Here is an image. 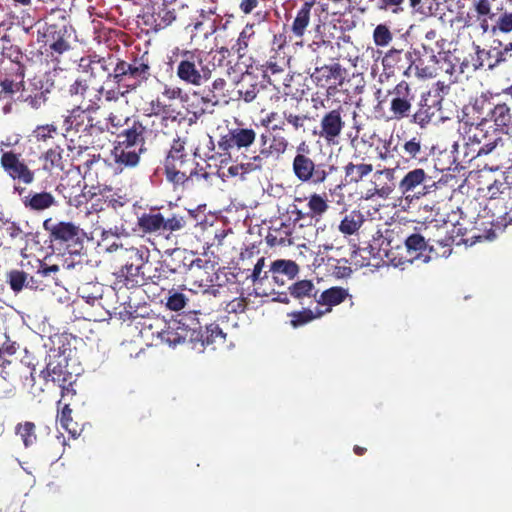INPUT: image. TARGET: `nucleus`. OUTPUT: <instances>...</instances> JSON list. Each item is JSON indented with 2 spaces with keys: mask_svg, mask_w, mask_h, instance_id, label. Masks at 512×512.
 Instances as JSON below:
<instances>
[{
  "mask_svg": "<svg viewBox=\"0 0 512 512\" xmlns=\"http://www.w3.org/2000/svg\"><path fill=\"white\" fill-rule=\"evenodd\" d=\"M47 259L37 258V273L53 279L56 284L60 278H70L80 284L97 281V268L101 264L100 260L79 258L74 261V258H59V263H48Z\"/></svg>",
  "mask_w": 512,
  "mask_h": 512,
  "instance_id": "obj_1",
  "label": "nucleus"
},
{
  "mask_svg": "<svg viewBox=\"0 0 512 512\" xmlns=\"http://www.w3.org/2000/svg\"><path fill=\"white\" fill-rule=\"evenodd\" d=\"M151 76L150 60L147 53H144L127 59L117 57L109 81L133 93L147 83Z\"/></svg>",
  "mask_w": 512,
  "mask_h": 512,
  "instance_id": "obj_2",
  "label": "nucleus"
},
{
  "mask_svg": "<svg viewBox=\"0 0 512 512\" xmlns=\"http://www.w3.org/2000/svg\"><path fill=\"white\" fill-rule=\"evenodd\" d=\"M187 140L176 138L173 140L165 158L164 169L166 179L174 185H184L194 175H197L194 155L186 151Z\"/></svg>",
  "mask_w": 512,
  "mask_h": 512,
  "instance_id": "obj_3",
  "label": "nucleus"
},
{
  "mask_svg": "<svg viewBox=\"0 0 512 512\" xmlns=\"http://www.w3.org/2000/svg\"><path fill=\"white\" fill-rule=\"evenodd\" d=\"M472 9L483 33L512 32V12L504 11L503 0H473Z\"/></svg>",
  "mask_w": 512,
  "mask_h": 512,
  "instance_id": "obj_4",
  "label": "nucleus"
},
{
  "mask_svg": "<svg viewBox=\"0 0 512 512\" xmlns=\"http://www.w3.org/2000/svg\"><path fill=\"white\" fill-rule=\"evenodd\" d=\"M494 95L487 91L475 98L472 108L482 116L481 121L492 123L498 132H508L512 125V110L506 102H494Z\"/></svg>",
  "mask_w": 512,
  "mask_h": 512,
  "instance_id": "obj_5",
  "label": "nucleus"
},
{
  "mask_svg": "<svg viewBox=\"0 0 512 512\" xmlns=\"http://www.w3.org/2000/svg\"><path fill=\"white\" fill-rule=\"evenodd\" d=\"M43 229L49 234L51 242L64 245L70 256L84 253V241L87 236L83 229L74 223L65 221L54 223L52 218H47L43 221Z\"/></svg>",
  "mask_w": 512,
  "mask_h": 512,
  "instance_id": "obj_6",
  "label": "nucleus"
},
{
  "mask_svg": "<svg viewBox=\"0 0 512 512\" xmlns=\"http://www.w3.org/2000/svg\"><path fill=\"white\" fill-rule=\"evenodd\" d=\"M175 62H177V77L190 85L201 86L209 80L208 67H202L201 57L203 51L199 49H179L173 52Z\"/></svg>",
  "mask_w": 512,
  "mask_h": 512,
  "instance_id": "obj_7",
  "label": "nucleus"
},
{
  "mask_svg": "<svg viewBox=\"0 0 512 512\" xmlns=\"http://www.w3.org/2000/svg\"><path fill=\"white\" fill-rule=\"evenodd\" d=\"M187 221L184 216L162 212L160 207H151L149 212L138 217V226L144 233L171 234L186 227Z\"/></svg>",
  "mask_w": 512,
  "mask_h": 512,
  "instance_id": "obj_8",
  "label": "nucleus"
},
{
  "mask_svg": "<svg viewBox=\"0 0 512 512\" xmlns=\"http://www.w3.org/2000/svg\"><path fill=\"white\" fill-rule=\"evenodd\" d=\"M292 170L300 182L320 185L330 174L337 171V167L326 163L317 164L308 155L296 153L292 161Z\"/></svg>",
  "mask_w": 512,
  "mask_h": 512,
  "instance_id": "obj_9",
  "label": "nucleus"
},
{
  "mask_svg": "<svg viewBox=\"0 0 512 512\" xmlns=\"http://www.w3.org/2000/svg\"><path fill=\"white\" fill-rule=\"evenodd\" d=\"M0 167L5 175L13 181V186H28L35 181V171L32 170L21 153L14 150H0Z\"/></svg>",
  "mask_w": 512,
  "mask_h": 512,
  "instance_id": "obj_10",
  "label": "nucleus"
},
{
  "mask_svg": "<svg viewBox=\"0 0 512 512\" xmlns=\"http://www.w3.org/2000/svg\"><path fill=\"white\" fill-rule=\"evenodd\" d=\"M257 136V131L253 127L237 126L229 129L226 134L219 138L218 148L222 154L230 156L232 151H236L243 158H247V154L255 146Z\"/></svg>",
  "mask_w": 512,
  "mask_h": 512,
  "instance_id": "obj_11",
  "label": "nucleus"
},
{
  "mask_svg": "<svg viewBox=\"0 0 512 512\" xmlns=\"http://www.w3.org/2000/svg\"><path fill=\"white\" fill-rule=\"evenodd\" d=\"M283 129V125H273L269 131L260 134V149L254 156L262 168L268 159L278 160L288 150L289 141L279 132Z\"/></svg>",
  "mask_w": 512,
  "mask_h": 512,
  "instance_id": "obj_12",
  "label": "nucleus"
},
{
  "mask_svg": "<svg viewBox=\"0 0 512 512\" xmlns=\"http://www.w3.org/2000/svg\"><path fill=\"white\" fill-rule=\"evenodd\" d=\"M347 109L344 105L325 111L319 121V131L316 132L320 139L327 145H338L343 130L346 127Z\"/></svg>",
  "mask_w": 512,
  "mask_h": 512,
  "instance_id": "obj_13",
  "label": "nucleus"
},
{
  "mask_svg": "<svg viewBox=\"0 0 512 512\" xmlns=\"http://www.w3.org/2000/svg\"><path fill=\"white\" fill-rule=\"evenodd\" d=\"M217 262L210 259L194 258L186 263L185 279L197 284L200 288L218 281L220 275L227 272L225 267H216Z\"/></svg>",
  "mask_w": 512,
  "mask_h": 512,
  "instance_id": "obj_14",
  "label": "nucleus"
},
{
  "mask_svg": "<svg viewBox=\"0 0 512 512\" xmlns=\"http://www.w3.org/2000/svg\"><path fill=\"white\" fill-rule=\"evenodd\" d=\"M378 241L380 242L378 256H381V251L384 253L383 256H395L393 249H399L401 243L404 244L407 253L416 254V256H421L427 249H429V252H432L434 247L431 239H427L420 233H412L404 240L395 237H381Z\"/></svg>",
  "mask_w": 512,
  "mask_h": 512,
  "instance_id": "obj_15",
  "label": "nucleus"
},
{
  "mask_svg": "<svg viewBox=\"0 0 512 512\" xmlns=\"http://www.w3.org/2000/svg\"><path fill=\"white\" fill-rule=\"evenodd\" d=\"M388 97L391 119L400 121L410 117L415 100V90L406 81H400L393 89L389 90Z\"/></svg>",
  "mask_w": 512,
  "mask_h": 512,
  "instance_id": "obj_16",
  "label": "nucleus"
},
{
  "mask_svg": "<svg viewBox=\"0 0 512 512\" xmlns=\"http://www.w3.org/2000/svg\"><path fill=\"white\" fill-rule=\"evenodd\" d=\"M13 193L18 195L21 204L31 213H42L56 207L58 202L55 196L48 191L28 190L25 186H13Z\"/></svg>",
  "mask_w": 512,
  "mask_h": 512,
  "instance_id": "obj_17",
  "label": "nucleus"
},
{
  "mask_svg": "<svg viewBox=\"0 0 512 512\" xmlns=\"http://www.w3.org/2000/svg\"><path fill=\"white\" fill-rule=\"evenodd\" d=\"M414 56L416 50H404L392 47L382 57L381 64L387 75H394L401 72L406 77L413 75Z\"/></svg>",
  "mask_w": 512,
  "mask_h": 512,
  "instance_id": "obj_18",
  "label": "nucleus"
},
{
  "mask_svg": "<svg viewBox=\"0 0 512 512\" xmlns=\"http://www.w3.org/2000/svg\"><path fill=\"white\" fill-rule=\"evenodd\" d=\"M103 86L96 88L87 83L86 79H76L68 88L69 95L76 99L85 110L97 111L101 107Z\"/></svg>",
  "mask_w": 512,
  "mask_h": 512,
  "instance_id": "obj_19",
  "label": "nucleus"
},
{
  "mask_svg": "<svg viewBox=\"0 0 512 512\" xmlns=\"http://www.w3.org/2000/svg\"><path fill=\"white\" fill-rule=\"evenodd\" d=\"M40 375L45 381H51L61 388L62 399L72 398L76 395V390L73 388L76 380L73 374L67 370L66 366L60 362L49 361Z\"/></svg>",
  "mask_w": 512,
  "mask_h": 512,
  "instance_id": "obj_20",
  "label": "nucleus"
},
{
  "mask_svg": "<svg viewBox=\"0 0 512 512\" xmlns=\"http://www.w3.org/2000/svg\"><path fill=\"white\" fill-rule=\"evenodd\" d=\"M91 111L76 106L63 121L65 136H71L72 133H83L85 136H91L94 131L99 130L93 123V118L87 115Z\"/></svg>",
  "mask_w": 512,
  "mask_h": 512,
  "instance_id": "obj_21",
  "label": "nucleus"
},
{
  "mask_svg": "<svg viewBox=\"0 0 512 512\" xmlns=\"http://www.w3.org/2000/svg\"><path fill=\"white\" fill-rule=\"evenodd\" d=\"M501 136L499 132L487 125L486 122L480 121L476 125H472L467 132V145H477V149H473L476 157L483 156V151L494 144V140H499Z\"/></svg>",
  "mask_w": 512,
  "mask_h": 512,
  "instance_id": "obj_22",
  "label": "nucleus"
},
{
  "mask_svg": "<svg viewBox=\"0 0 512 512\" xmlns=\"http://www.w3.org/2000/svg\"><path fill=\"white\" fill-rule=\"evenodd\" d=\"M148 133V123L138 118H126L124 128L116 134L115 142L124 143L125 146L134 144L136 146H146V135Z\"/></svg>",
  "mask_w": 512,
  "mask_h": 512,
  "instance_id": "obj_23",
  "label": "nucleus"
},
{
  "mask_svg": "<svg viewBox=\"0 0 512 512\" xmlns=\"http://www.w3.org/2000/svg\"><path fill=\"white\" fill-rule=\"evenodd\" d=\"M148 151L147 147L140 148L134 144L125 146L124 143L114 141V146L111 151L115 164L120 171L124 169H133L140 164L141 157Z\"/></svg>",
  "mask_w": 512,
  "mask_h": 512,
  "instance_id": "obj_24",
  "label": "nucleus"
},
{
  "mask_svg": "<svg viewBox=\"0 0 512 512\" xmlns=\"http://www.w3.org/2000/svg\"><path fill=\"white\" fill-rule=\"evenodd\" d=\"M230 56V50L226 47H221L217 50H211L206 53L203 51V57H201V65L202 67H208L209 71V79L213 76V73L217 70V68H223L224 72H220V74H224L228 77L234 75V79L237 78L240 71H237L235 66L231 65V61L228 60Z\"/></svg>",
  "mask_w": 512,
  "mask_h": 512,
  "instance_id": "obj_25",
  "label": "nucleus"
},
{
  "mask_svg": "<svg viewBox=\"0 0 512 512\" xmlns=\"http://www.w3.org/2000/svg\"><path fill=\"white\" fill-rule=\"evenodd\" d=\"M116 58L113 55H109L107 58L96 55L82 57L79 61V68L92 79L105 77L107 82H110L109 74H111L114 68Z\"/></svg>",
  "mask_w": 512,
  "mask_h": 512,
  "instance_id": "obj_26",
  "label": "nucleus"
},
{
  "mask_svg": "<svg viewBox=\"0 0 512 512\" xmlns=\"http://www.w3.org/2000/svg\"><path fill=\"white\" fill-rule=\"evenodd\" d=\"M483 156H488L490 160V170H498L512 163V141L500 138L494 140L489 148L483 151Z\"/></svg>",
  "mask_w": 512,
  "mask_h": 512,
  "instance_id": "obj_27",
  "label": "nucleus"
},
{
  "mask_svg": "<svg viewBox=\"0 0 512 512\" xmlns=\"http://www.w3.org/2000/svg\"><path fill=\"white\" fill-rule=\"evenodd\" d=\"M226 283H228V276L223 274L220 275L218 281L209 283V286L201 287L202 299L204 302H210L208 307L210 311H221V307L226 303L229 292Z\"/></svg>",
  "mask_w": 512,
  "mask_h": 512,
  "instance_id": "obj_28",
  "label": "nucleus"
},
{
  "mask_svg": "<svg viewBox=\"0 0 512 512\" xmlns=\"http://www.w3.org/2000/svg\"><path fill=\"white\" fill-rule=\"evenodd\" d=\"M342 78L343 69L339 63L316 67L314 72L311 74V79L315 85L317 87L327 88L328 94H331V89L336 88L337 80H339V84H341Z\"/></svg>",
  "mask_w": 512,
  "mask_h": 512,
  "instance_id": "obj_29",
  "label": "nucleus"
},
{
  "mask_svg": "<svg viewBox=\"0 0 512 512\" xmlns=\"http://www.w3.org/2000/svg\"><path fill=\"white\" fill-rule=\"evenodd\" d=\"M431 179L427 176L426 172L422 168H415L409 171L400 181L399 190L403 196L409 197V193L413 192L416 187L423 184L422 195H426L434 191L437 188V183L427 184L426 180Z\"/></svg>",
  "mask_w": 512,
  "mask_h": 512,
  "instance_id": "obj_30",
  "label": "nucleus"
},
{
  "mask_svg": "<svg viewBox=\"0 0 512 512\" xmlns=\"http://www.w3.org/2000/svg\"><path fill=\"white\" fill-rule=\"evenodd\" d=\"M302 202L301 198L296 197L293 203L288 205L286 212L282 215L281 226H289L292 229L315 226L308 210L299 207L298 203Z\"/></svg>",
  "mask_w": 512,
  "mask_h": 512,
  "instance_id": "obj_31",
  "label": "nucleus"
},
{
  "mask_svg": "<svg viewBox=\"0 0 512 512\" xmlns=\"http://www.w3.org/2000/svg\"><path fill=\"white\" fill-rule=\"evenodd\" d=\"M344 185L357 184L373 171L371 163L364 162L357 154H353L351 161L344 166Z\"/></svg>",
  "mask_w": 512,
  "mask_h": 512,
  "instance_id": "obj_32",
  "label": "nucleus"
},
{
  "mask_svg": "<svg viewBox=\"0 0 512 512\" xmlns=\"http://www.w3.org/2000/svg\"><path fill=\"white\" fill-rule=\"evenodd\" d=\"M140 266L137 258L135 262L125 264L117 272L114 273L116 276L115 286L126 287L128 289L143 285L142 275L140 274Z\"/></svg>",
  "mask_w": 512,
  "mask_h": 512,
  "instance_id": "obj_33",
  "label": "nucleus"
},
{
  "mask_svg": "<svg viewBox=\"0 0 512 512\" xmlns=\"http://www.w3.org/2000/svg\"><path fill=\"white\" fill-rule=\"evenodd\" d=\"M374 194L381 198H388L395 190V169L385 168L378 170L373 175Z\"/></svg>",
  "mask_w": 512,
  "mask_h": 512,
  "instance_id": "obj_34",
  "label": "nucleus"
},
{
  "mask_svg": "<svg viewBox=\"0 0 512 512\" xmlns=\"http://www.w3.org/2000/svg\"><path fill=\"white\" fill-rule=\"evenodd\" d=\"M438 57L439 56L434 54L419 57L418 52L416 51V56H414L413 75L423 79L437 77Z\"/></svg>",
  "mask_w": 512,
  "mask_h": 512,
  "instance_id": "obj_35",
  "label": "nucleus"
},
{
  "mask_svg": "<svg viewBox=\"0 0 512 512\" xmlns=\"http://www.w3.org/2000/svg\"><path fill=\"white\" fill-rule=\"evenodd\" d=\"M186 335V325L182 324L180 321L169 322L165 329H162L158 334L160 340L171 347L185 343Z\"/></svg>",
  "mask_w": 512,
  "mask_h": 512,
  "instance_id": "obj_36",
  "label": "nucleus"
},
{
  "mask_svg": "<svg viewBox=\"0 0 512 512\" xmlns=\"http://www.w3.org/2000/svg\"><path fill=\"white\" fill-rule=\"evenodd\" d=\"M63 153L64 150L59 145H55L41 153L39 159L42 162V169L48 173H53L56 170L63 171L65 168Z\"/></svg>",
  "mask_w": 512,
  "mask_h": 512,
  "instance_id": "obj_37",
  "label": "nucleus"
},
{
  "mask_svg": "<svg viewBox=\"0 0 512 512\" xmlns=\"http://www.w3.org/2000/svg\"><path fill=\"white\" fill-rule=\"evenodd\" d=\"M261 86L257 78L251 73H241L238 81V94L245 102L250 103L257 97Z\"/></svg>",
  "mask_w": 512,
  "mask_h": 512,
  "instance_id": "obj_38",
  "label": "nucleus"
},
{
  "mask_svg": "<svg viewBox=\"0 0 512 512\" xmlns=\"http://www.w3.org/2000/svg\"><path fill=\"white\" fill-rule=\"evenodd\" d=\"M66 33V26H58L56 24H51L47 27L46 35L52 40L50 44V49L53 52L57 54H63L71 48L69 42L65 38Z\"/></svg>",
  "mask_w": 512,
  "mask_h": 512,
  "instance_id": "obj_39",
  "label": "nucleus"
},
{
  "mask_svg": "<svg viewBox=\"0 0 512 512\" xmlns=\"http://www.w3.org/2000/svg\"><path fill=\"white\" fill-rule=\"evenodd\" d=\"M313 8V2H305L297 11L291 25V33L296 39H302L307 27L310 24V15Z\"/></svg>",
  "mask_w": 512,
  "mask_h": 512,
  "instance_id": "obj_40",
  "label": "nucleus"
},
{
  "mask_svg": "<svg viewBox=\"0 0 512 512\" xmlns=\"http://www.w3.org/2000/svg\"><path fill=\"white\" fill-rule=\"evenodd\" d=\"M349 296L348 289L343 287L334 286L324 290L319 298L316 299L319 305L327 306L325 312H330L333 306H337L345 301Z\"/></svg>",
  "mask_w": 512,
  "mask_h": 512,
  "instance_id": "obj_41",
  "label": "nucleus"
},
{
  "mask_svg": "<svg viewBox=\"0 0 512 512\" xmlns=\"http://www.w3.org/2000/svg\"><path fill=\"white\" fill-rule=\"evenodd\" d=\"M66 399L58 401V419L61 426L72 436L76 437L80 434L81 429L77 422L72 419V410L70 408V402H63Z\"/></svg>",
  "mask_w": 512,
  "mask_h": 512,
  "instance_id": "obj_42",
  "label": "nucleus"
},
{
  "mask_svg": "<svg viewBox=\"0 0 512 512\" xmlns=\"http://www.w3.org/2000/svg\"><path fill=\"white\" fill-rule=\"evenodd\" d=\"M463 66H466L465 62L457 69L450 56L439 53L437 67L438 76L446 75L449 83L458 81V75L464 73Z\"/></svg>",
  "mask_w": 512,
  "mask_h": 512,
  "instance_id": "obj_43",
  "label": "nucleus"
},
{
  "mask_svg": "<svg viewBox=\"0 0 512 512\" xmlns=\"http://www.w3.org/2000/svg\"><path fill=\"white\" fill-rule=\"evenodd\" d=\"M307 199L308 212L313 222L316 224L329 209L327 196L326 194L313 193Z\"/></svg>",
  "mask_w": 512,
  "mask_h": 512,
  "instance_id": "obj_44",
  "label": "nucleus"
},
{
  "mask_svg": "<svg viewBox=\"0 0 512 512\" xmlns=\"http://www.w3.org/2000/svg\"><path fill=\"white\" fill-rule=\"evenodd\" d=\"M14 432L16 436L20 437L25 448L34 446L38 441L37 427L32 421L17 423Z\"/></svg>",
  "mask_w": 512,
  "mask_h": 512,
  "instance_id": "obj_45",
  "label": "nucleus"
},
{
  "mask_svg": "<svg viewBox=\"0 0 512 512\" xmlns=\"http://www.w3.org/2000/svg\"><path fill=\"white\" fill-rule=\"evenodd\" d=\"M7 45H4L2 48V55L9 59L11 62L16 64L15 76L19 79H24L25 77V66L22 64L21 60L23 58V53L19 46L12 44L9 40H6Z\"/></svg>",
  "mask_w": 512,
  "mask_h": 512,
  "instance_id": "obj_46",
  "label": "nucleus"
},
{
  "mask_svg": "<svg viewBox=\"0 0 512 512\" xmlns=\"http://www.w3.org/2000/svg\"><path fill=\"white\" fill-rule=\"evenodd\" d=\"M158 270L161 273V279H168L174 274L184 275L186 263L179 258H158Z\"/></svg>",
  "mask_w": 512,
  "mask_h": 512,
  "instance_id": "obj_47",
  "label": "nucleus"
},
{
  "mask_svg": "<svg viewBox=\"0 0 512 512\" xmlns=\"http://www.w3.org/2000/svg\"><path fill=\"white\" fill-rule=\"evenodd\" d=\"M282 118L291 127L294 133L304 134L307 131L306 124L311 120L308 114L297 113L292 109H284Z\"/></svg>",
  "mask_w": 512,
  "mask_h": 512,
  "instance_id": "obj_48",
  "label": "nucleus"
},
{
  "mask_svg": "<svg viewBox=\"0 0 512 512\" xmlns=\"http://www.w3.org/2000/svg\"><path fill=\"white\" fill-rule=\"evenodd\" d=\"M142 275L143 285L148 281L157 283L161 280V273L158 270V258H137Z\"/></svg>",
  "mask_w": 512,
  "mask_h": 512,
  "instance_id": "obj_49",
  "label": "nucleus"
},
{
  "mask_svg": "<svg viewBox=\"0 0 512 512\" xmlns=\"http://www.w3.org/2000/svg\"><path fill=\"white\" fill-rule=\"evenodd\" d=\"M364 215L359 210H353L345 215L339 224V231L344 235L355 234L363 225Z\"/></svg>",
  "mask_w": 512,
  "mask_h": 512,
  "instance_id": "obj_50",
  "label": "nucleus"
},
{
  "mask_svg": "<svg viewBox=\"0 0 512 512\" xmlns=\"http://www.w3.org/2000/svg\"><path fill=\"white\" fill-rule=\"evenodd\" d=\"M216 12V7H209L207 10L201 9L199 18L192 23L194 31L203 32L204 36L212 34L215 31V20L211 18ZM191 26V24L189 25Z\"/></svg>",
  "mask_w": 512,
  "mask_h": 512,
  "instance_id": "obj_51",
  "label": "nucleus"
},
{
  "mask_svg": "<svg viewBox=\"0 0 512 512\" xmlns=\"http://www.w3.org/2000/svg\"><path fill=\"white\" fill-rule=\"evenodd\" d=\"M271 273L276 282L280 281V276H287L288 279H293L299 271L298 265L290 260L279 259L271 266Z\"/></svg>",
  "mask_w": 512,
  "mask_h": 512,
  "instance_id": "obj_52",
  "label": "nucleus"
},
{
  "mask_svg": "<svg viewBox=\"0 0 512 512\" xmlns=\"http://www.w3.org/2000/svg\"><path fill=\"white\" fill-rule=\"evenodd\" d=\"M435 112L433 108L427 104V99L424 95H422L421 100L419 102V107L415 113L411 114V122L420 126L421 128H426L428 124L432 121Z\"/></svg>",
  "mask_w": 512,
  "mask_h": 512,
  "instance_id": "obj_53",
  "label": "nucleus"
},
{
  "mask_svg": "<svg viewBox=\"0 0 512 512\" xmlns=\"http://www.w3.org/2000/svg\"><path fill=\"white\" fill-rule=\"evenodd\" d=\"M245 162H240L235 165H231L228 168V173L231 176H240L241 178H244L245 175L261 171L263 168L261 167V164L258 162V160L255 158V156H247L245 158Z\"/></svg>",
  "mask_w": 512,
  "mask_h": 512,
  "instance_id": "obj_54",
  "label": "nucleus"
},
{
  "mask_svg": "<svg viewBox=\"0 0 512 512\" xmlns=\"http://www.w3.org/2000/svg\"><path fill=\"white\" fill-rule=\"evenodd\" d=\"M403 156L409 160L422 161L425 155V149L422 146L421 139L412 137L402 146Z\"/></svg>",
  "mask_w": 512,
  "mask_h": 512,
  "instance_id": "obj_55",
  "label": "nucleus"
},
{
  "mask_svg": "<svg viewBox=\"0 0 512 512\" xmlns=\"http://www.w3.org/2000/svg\"><path fill=\"white\" fill-rule=\"evenodd\" d=\"M291 235V228L289 226H282L279 229H271L266 237L268 244L271 246L276 245H290L293 243Z\"/></svg>",
  "mask_w": 512,
  "mask_h": 512,
  "instance_id": "obj_56",
  "label": "nucleus"
},
{
  "mask_svg": "<svg viewBox=\"0 0 512 512\" xmlns=\"http://www.w3.org/2000/svg\"><path fill=\"white\" fill-rule=\"evenodd\" d=\"M290 294L295 298L305 296L317 297L318 290H315L314 284L310 280H300L289 287Z\"/></svg>",
  "mask_w": 512,
  "mask_h": 512,
  "instance_id": "obj_57",
  "label": "nucleus"
},
{
  "mask_svg": "<svg viewBox=\"0 0 512 512\" xmlns=\"http://www.w3.org/2000/svg\"><path fill=\"white\" fill-rule=\"evenodd\" d=\"M58 134V127L55 124L38 125L32 131L31 136L36 143H47Z\"/></svg>",
  "mask_w": 512,
  "mask_h": 512,
  "instance_id": "obj_58",
  "label": "nucleus"
},
{
  "mask_svg": "<svg viewBox=\"0 0 512 512\" xmlns=\"http://www.w3.org/2000/svg\"><path fill=\"white\" fill-rule=\"evenodd\" d=\"M1 376L7 381H14L17 377H22V371L27 370L20 363H13L10 360H4L1 365Z\"/></svg>",
  "mask_w": 512,
  "mask_h": 512,
  "instance_id": "obj_59",
  "label": "nucleus"
},
{
  "mask_svg": "<svg viewBox=\"0 0 512 512\" xmlns=\"http://www.w3.org/2000/svg\"><path fill=\"white\" fill-rule=\"evenodd\" d=\"M226 334L218 324L206 325L205 340H202V347L225 342Z\"/></svg>",
  "mask_w": 512,
  "mask_h": 512,
  "instance_id": "obj_60",
  "label": "nucleus"
},
{
  "mask_svg": "<svg viewBox=\"0 0 512 512\" xmlns=\"http://www.w3.org/2000/svg\"><path fill=\"white\" fill-rule=\"evenodd\" d=\"M78 295L85 299L89 304H93L96 300L101 298V289L97 281L94 283H84L77 288Z\"/></svg>",
  "mask_w": 512,
  "mask_h": 512,
  "instance_id": "obj_61",
  "label": "nucleus"
},
{
  "mask_svg": "<svg viewBox=\"0 0 512 512\" xmlns=\"http://www.w3.org/2000/svg\"><path fill=\"white\" fill-rule=\"evenodd\" d=\"M254 35L253 25H246L239 34L235 44L232 45L231 50L236 52L240 57L244 55V51L249 45L250 38Z\"/></svg>",
  "mask_w": 512,
  "mask_h": 512,
  "instance_id": "obj_62",
  "label": "nucleus"
},
{
  "mask_svg": "<svg viewBox=\"0 0 512 512\" xmlns=\"http://www.w3.org/2000/svg\"><path fill=\"white\" fill-rule=\"evenodd\" d=\"M508 178V175L503 176L500 179H496L492 184L488 186L487 191L491 199H495L501 194L510 193L512 189V182H509Z\"/></svg>",
  "mask_w": 512,
  "mask_h": 512,
  "instance_id": "obj_63",
  "label": "nucleus"
},
{
  "mask_svg": "<svg viewBox=\"0 0 512 512\" xmlns=\"http://www.w3.org/2000/svg\"><path fill=\"white\" fill-rule=\"evenodd\" d=\"M7 281L10 285V288L14 292H20L25 286H29V282H27V273L19 270H11L7 274Z\"/></svg>",
  "mask_w": 512,
  "mask_h": 512,
  "instance_id": "obj_64",
  "label": "nucleus"
}]
</instances>
